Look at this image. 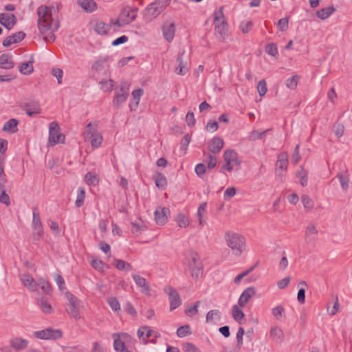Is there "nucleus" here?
Here are the masks:
<instances>
[{
    "label": "nucleus",
    "mask_w": 352,
    "mask_h": 352,
    "mask_svg": "<svg viewBox=\"0 0 352 352\" xmlns=\"http://www.w3.org/2000/svg\"><path fill=\"white\" fill-rule=\"evenodd\" d=\"M232 314L233 318L239 324H241V320L244 318V313L236 305H234L232 308Z\"/></svg>",
    "instance_id": "e433bc0d"
},
{
    "label": "nucleus",
    "mask_w": 352,
    "mask_h": 352,
    "mask_svg": "<svg viewBox=\"0 0 352 352\" xmlns=\"http://www.w3.org/2000/svg\"><path fill=\"white\" fill-rule=\"evenodd\" d=\"M184 54V52H182V53H179L177 58V62L178 63V67L175 69V72L179 74L184 76L187 74L188 71V68L187 67L186 62H184L183 60V56Z\"/></svg>",
    "instance_id": "6ab92c4d"
},
{
    "label": "nucleus",
    "mask_w": 352,
    "mask_h": 352,
    "mask_svg": "<svg viewBox=\"0 0 352 352\" xmlns=\"http://www.w3.org/2000/svg\"><path fill=\"white\" fill-rule=\"evenodd\" d=\"M318 230L316 226L313 224L309 225L306 228L305 231V240L307 243L316 241L317 239Z\"/></svg>",
    "instance_id": "5701e85b"
},
{
    "label": "nucleus",
    "mask_w": 352,
    "mask_h": 352,
    "mask_svg": "<svg viewBox=\"0 0 352 352\" xmlns=\"http://www.w3.org/2000/svg\"><path fill=\"white\" fill-rule=\"evenodd\" d=\"M221 318V312L217 309L210 310L206 314L207 322H212L214 320H220Z\"/></svg>",
    "instance_id": "a19ab883"
},
{
    "label": "nucleus",
    "mask_w": 352,
    "mask_h": 352,
    "mask_svg": "<svg viewBox=\"0 0 352 352\" xmlns=\"http://www.w3.org/2000/svg\"><path fill=\"white\" fill-rule=\"evenodd\" d=\"M115 261H116V267L120 271H124V270L131 271L133 270L132 265L130 263H129L123 260L116 259Z\"/></svg>",
    "instance_id": "37998d69"
},
{
    "label": "nucleus",
    "mask_w": 352,
    "mask_h": 352,
    "mask_svg": "<svg viewBox=\"0 0 352 352\" xmlns=\"http://www.w3.org/2000/svg\"><path fill=\"white\" fill-rule=\"evenodd\" d=\"M225 239L234 255L240 256L245 250V240L241 235L234 232H226Z\"/></svg>",
    "instance_id": "f03ea898"
},
{
    "label": "nucleus",
    "mask_w": 352,
    "mask_h": 352,
    "mask_svg": "<svg viewBox=\"0 0 352 352\" xmlns=\"http://www.w3.org/2000/svg\"><path fill=\"white\" fill-rule=\"evenodd\" d=\"M296 177L300 180V184L302 186H306L307 185V172L302 167H300V168L297 170Z\"/></svg>",
    "instance_id": "ea45409f"
},
{
    "label": "nucleus",
    "mask_w": 352,
    "mask_h": 352,
    "mask_svg": "<svg viewBox=\"0 0 352 352\" xmlns=\"http://www.w3.org/2000/svg\"><path fill=\"white\" fill-rule=\"evenodd\" d=\"M270 131V129H266L263 131H253L250 133L248 140L250 141H255L256 140L264 139Z\"/></svg>",
    "instance_id": "473e14b6"
},
{
    "label": "nucleus",
    "mask_w": 352,
    "mask_h": 352,
    "mask_svg": "<svg viewBox=\"0 0 352 352\" xmlns=\"http://www.w3.org/2000/svg\"><path fill=\"white\" fill-rule=\"evenodd\" d=\"M20 280L29 290L32 292H35L37 290L38 284H36V282L30 274H25L21 275Z\"/></svg>",
    "instance_id": "dca6fc26"
},
{
    "label": "nucleus",
    "mask_w": 352,
    "mask_h": 352,
    "mask_svg": "<svg viewBox=\"0 0 352 352\" xmlns=\"http://www.w3.org/2000/svg\"><path fill=\"white\" fill-rule=\"evenodd\" d=\"M162 32L164 38L168 42H171L175 33V25L174 23H166L162 27Z\"/></svg>",
    "instance_id": "2eb2a0df"
},
{
    "label": "nucleus",
    "mask_w": 352,
    "mask_h": 352,
    "mask_svg": "<svg viewBox=\"0 0 352 352\" xmlns=\"http://www.w3.org/2000/svg\"><path fill=\"white\" fill-rule=\"evenodd\" d=\"M186 122L188 126H194L196 123V120L195 118V115L193 112L188 111L186 116Z\"/></svg>",
    "instance_id": "0e129e2a"
},
{
    "label": "nucleus",
    "mask_w": 352,
    "mask_h": 352,
    "mask_svg": "<svg viewBox=\"0 0 352 352\" xmlns=\"http://www.w3.org/2000/svg\"><path fill=\"white\" fill-rule=\"evenodd\" d=\"M110 23L107 24L103 21H98L95 26V30L101 35L106 34L110 28Z\"/></svg>",
    "instance_id": "58836bf2"
},
{
    "label": "nucleus",
    "mask_w": 352,
    "mask_h": 352,
    "mask_svg": "<svg viewBox=\"0 0 352 352\" xmlns=\"http://www.w3.org/2000/svg\"><path fill=\"white\" fill-rule=\"evenodd\" d=\"M129 94L117 93L113 100L114 107L119 108L120 106L126 100Z\"/></svg>",
    "instance_id": "f704fd0d"
},
{
    "label": "nucleus",
    "mask_w": 352,
    "mask_h": 352,
    "mask_svg": "<svg viewBox=\"0 0 352 352\" xmlns=\"http://www.w3.org/2000/svg\"><path fill=\"white\" fill-rule=\"evenodd\" d=\"M85 198V190L84 188L79 187L78 188L77 197H76V199L75 201V205L77 208H80L83 205Z\"/></svg>",
    "instance_id": "79ce46f5"
},
{
    "label": "nucleus",
    "mask_w": 352,
    "mask_h": 352,
    "mask_svg": "<svg viewBox=\"0 0 352 352\" xmlns=\"http://www.w3.org/2000/svg\"><path fill=\"white\" fill-rule=\"evenodd\" d=\"M278 26L280 31H286L289 28V19L287 17L279 19Z\"/></svg>",
    "instance_id": "e2e57ef3"
},
{
    "label": "nucleus",
    "mask_w": 352,
    "mask_h": 352,
    "mask_svg": "<svg viewBox=\"0 0 352 352\" xmlns=\"http://www.w3.org/2000/svg\"><path fill=\"white\" fill-rule=\"evenodd\" d=\"M65 297L69 301V306L66 309V311L76 320H79L80 318V314L78 309L79 300L78 298L69 292L65 293Z\"/></svg>",
    "instance_id": "423d86ee"
},
{
    "label": "nucleus",
    "mask_w": 352,
    "mask_h": 352,
    "mask_svg": "<svg viewBox=\"0 0 352 352\" xmlns=\"http://www.w3.org/2000/svg\"><path fill=\"white\" fill-rule=\"evenodd\" d=\"M256 291L254 287H250L246 288L241 294L238 304L240 307H244L248 302L249 300L255 295Z\"/></svg>",
    "instance_id": "4468645a"
},
{
    "label": "nucleus",
    "mask_w": 352,
    "mask_h": 352,
    "mask_svg": "<svg viewBox=\"0 0 352 352\" xmlns=\"http://www.w3.org/2000/svg\"><path fill=\"white\" fill-rule=\"evenodd\" d=\"M214 34L224 40L228 36V23L224 19L223 8L214 13Z\"/></svg>",
    "instance_id": "20e7f679"
},
{
    "label": "nucleus",
    "mask_w": 352,
    "mask_h": 352,
    "mask_svg": "<svg viewBox=\"0 0 352 352\" xmlns=\"http://www.w3.org/2000/svg\"><path fill=\"white\" fill-rule=\"evenodd\" d=\"M36 284H38V287H40L45 294L50 295L52 293V287L49 281L40 278Z\"/></svg>",
    "instance_id": "2f4dec72"
},
{
    "label": "nucleus",
    "mask_w": 352,
    "mask_h": 352,
    "mask_svg": "<svg viewBox=\"0 0 352 352\" xmlns=\"http://www.w3.org/2000/svg\"><path fill=\"white\" fill-rule=\"evenodd\" d=\"M144 229L145 226L143 222L141 221V220H139V221H135L131 223V232L136 236H139L140 234H141L142 232Z\"/></svg>",
    "instance_id": "4c0bfd02"
},
{
    "label": "nucleus",
    "mask_w": 352,
    "mask_h": 352,
    "mask_svg": "<svg viewBox=\"0 0 352 352\" xmlns=\"http://www.w3.org/2000/svg\"><path fill=\"white\" fill-rule=\"evenodd\" d=\"M0 203L7 206L11 204L10 197L6 192V184L0 185Z\"/></svg>",
    "instance_id": "c9c22d12"
},
{
    "label": "nucleus",
    "mask_w": 352,
    "mask_h": 352,
    "mask_svg": "<svg viewBox=\"0 0 352 352\" xmlns=\"http://www.w3.org/2000/svg\"><path fill=\"white\" fill-rule=\"evenodd\" d=\"M34 60L31 57V60L28 62L22 63L19 67V72L24 75H30L34 71L33 67Z\"/></svg>",
    "instance_id": "cd10ccee"
},
{
    "label": "nucleus",
    "mask_w": 352,
    "mask_h": 352,
    "mask_svg": "<svg viewBox=\"0 0 352 352\" xmlns=\"http://www.w3.org/2000/svg\"><path fill=\"white\" fill-rule=\"evenodd\" d=\"M115 84V81L111 79L109 80L108 81L100 82V85H101V89L105 92L111 91Z\"/></svg>",
    "instance_id": "09e8293b"
},
{
    "label": "nucleus",
    "mask_w": 352,
    "mask_h": 352,
    "mask_svg": "<svg viewBox=\"0 0 352 352\" xmlns=\"http://www.w3.org/2000/svg\"><path fill=\"white\" fill-rule=\"evenodd\" d=\"M273 316L277 319L279 320L283 316V313L284 312V308L279 305L273 308L272 310Z\"/></svg>",
    "instance_id": "774afa93"
},
{
    "label": "nucleus",
    "mask_w": 352,
    "mask_h": 352,
    "mask_svg": "<svg viewBox=\"0 0 352 352\" xmlns=\"http://www.w3.org/2000/svg\"><path fill=\"white\" fill-rule=\"evenodd\" d=\"M224 142L219 137H214L208 144V149L212 154L219 153L223 147Z\"/></svg>",
    "instance_id": "f3484780"
},
{
    "label": "nucleus",
    "mask_w": 352,
    "mask_h": 352,
    "mask_svg": "<svg viewBox=\"0 0 352 352\" xmlns=\"http://www.w3.org/2000/svg\"><path fill=\"white\" fill-rule=\"evenodd\" d=\"M25 36H26V34L24 32L19 31V32L12 34L10 36L11 37L13 43H17L23 41L25 38Z\"/></svg>",
    "instance_id": "5fc2aeb1"
},
{
    "label": "nucleus",
    "mask_w": 352,
    "mask_h": 352,
    "mask_svg": "<svg viewBox=\"0 0 352 352\" xmlns=\"http://www.w3.org/2000/svg\"><path fill=\"white\" fill-rule=\"evenodd\" d=\"M257 90L259 96L261 97L264 96L266 94L267 89V83L265 80H261L259 81L257 86Z\"/></svg>",
    "instance_id": "4d7b16f0"
},
{
    "label": "nucleus",
    "mask_w": 352,
    "mask_h": 352,
    "mask_svg": "<svg viewBox=\"0 0 352 352\" xmlns=\"http://www.w3.org/2000/svg\"><path fill=\"white\" fill-rule=\"evenodd\" d=\"M85 181L88 185L91 186H96L99 182L98 176L91 172H89L85 175Z\"/></svg>",
    "instance_id": "c03bdc74"
},
{
    "label": "nucleus",
    "mask_w": 352,
    "mask_h": 352,
    "mask_svg": "<svg viewBox=\"0 0 352 352\" xmlns=\"http://www.w3.org/2000/svg\"><path fill=\"white\" fill-rule=\"evenodd\" d=\"M224 164L221 166L220 173L224 170L232 172L234 166H240L241 161L238 158V154L232 149L225 151L223 153Z\"/></svg>",
    "instance_id": "39448f33"
},
{
    "label": "nucleus",
    "mask_w": 352,
    "mask_h": 352,
    "mask_svg": "<svg viewBox=\"0 0 352 352\" xmlns=\"http://www.w3.org/2000/svg\"><path fill=\"white\" fill-rule=\"evenodd\" d=\"M113 348L116 352H122L126 349L125 343L120 338L114 340Z\"/></svg>",
    "instance_id": "864d4df0"
},
{
    "label": "nucleus",
    "mask_w": 352,
    "mask_h": 352,
    "mask_svg": "<svg viewBox=\"0 0 352 352\" xmlns=\"http://www.w3.org/2000/svg\"><path fill=\"white\" fill-rule=\"evenodd\" d=\"M80 6L86 11L91 12L96 9L97 5L94 0H79Z\"/></svg>",
    "instance_id": "7c9ffc66"
},
{
    "label": "nucleus",
    "mask_w": 352,
    "mask_h": 352,
    "mask_svg": "<svg viewBox=\"0 0 352 352\" xmlns=\"http://www.w3.org/2000/svg\"><path fill=\"white\" fill-rule=\"evenodd\" d=\"M34 336L39 339L50 340L58 339L62 336V332L58 329L47 328L44 330L36 331L34 332Z\"/></svg>",
    "instance_id": "9d476101"
},
{
    "label": "nucleus",
    "mask_w": 352,
    "mask_h": 352,
    "mask_svg": "<svg viewBox=\"0 0 352 352\" xmlns=\"http://www.w3.org/2000/svg\"><path fill=\"white\" fill-rule=\"evenodd\" d=\"M208 164H207V168L209 170H211L214 168L217 164V158L215 155L212 154H208Z\"/></svg>",
    "instance_id": "680f3d73"
},
{
    "label": "nucleus",
    "mask_w": 352,
    "mask_h": 352,
    "mask_svg": "<svg viewBox=\"0 0 352 352\" xmlns=\"http://www.w3.org/2000/svg\"><path fill=\"white\" fill-rule=\"evenodd\" d=\"M54 7L42 5L37 8L38 23L39 32L43 35V39L46 42H54L56 39L54 32L60 27L59 21H53L52 10Z\"/></svg>",
    "instance_id": "f257e3e1"
},
{
    "label": "nucleus",
    "mask_w": 352,
    "mask_h": 352,
    "mask_svg": "<svg viewBox=\"0 0 352 352\" xmlns=\"http://www.w3.org/2000/svg\"><path fill=\"white\" fill-rule=\"evenodd\" d=\"M25 113L30 116H34L40 113V107L37 104H25L23 107Z\"/></svg>",
    "instance_id": "72a5a7b5"
},
{
    "label": "nucleus",
    "mask_w": 352,
    "mask_h": 352,
    "mask_svg": "<svg viewBox=\"0 0 352 352\" xmlns=\"http://www.w3.org/2000/svg\"><path fill=\"white\" fill-rule=\"evenodd\" d=\"M32 210V228L34 232L33 237L34 240H38L43 236V229L38 208L36 206L33 207Z\"/></svg>",
    "instance_id": "0eeeda50"
},
{
    "label": "nucleus",
    "mask_w": 352,
    "mask_h": 352,
    "mask_svg": "<svg viewBox=\"0 0 352 352\" xmlns=\"http://www.w3.org/2000/svg\"><path fill=\"white\" fill-rule=\"evenodd\" d=\"M236 192V190L234 187H229L228 188L223 194L224 199L228 200L230 198L233 197Z\"/></svg>",
    "instance_id": "338daca9"
},
{
    "label": "nucleus",
    "mask_w": 352,
    "mask_h": 352,
    "mask_svg": "<svg viewBox=\"0 0 352 352\" xmlns=\"http://www.w3.org/2000/svg\"><path fill=\"white\" fill-rule=\"evenodd\" d=\"M254 267L255 266H252L248 269L247 270L238 274L234 279V283L238 284L241 280L242 278H243L245 276H248L250 273H251L254 270Z\"/></svg>",
    "instance_id": "bf43d9fd"
},
{
    "label": "nucleus",
    "mask_w": 352,
    "mask_h": 352,
    "mask_svg": "<svg viewBox=\"0 0 352 352\" xmlns=\"http://www.w3.org/2000/svg\"><path fill=\"white\" fill-rule=\"evenodd\" d=\"M120 21L125 25H128L133 22L136 18V10H132L130 8H123L120 15Z\"/></svg>",
    "instance_id": "9b49d317"
},
{
    "label": "nucleus",
    "mask_w": 352,
    "mask_h": 352,
    "mask_svg": "<svg viewBox=\"0 0 352 352\" xmlns=\"http://www.w3.org/2000/svg\"><path fill=\"white\" fill-rule=\"evenodd\" d=\"M144 94V90L142 89H138L132 91V98L133 100L131 101L129 107L131 110H135L139 104L141 97Z\"/></svg>",
    "instance_id": "4be33fe9"
},
{
    "label": "nucleus",
    "mask_w": 352,
    "mask_h": 352,
    "mask_svg": "<svg viewBox=\"0 0 352 352\" xmlns=\"http://www.w3.org/2000/svg\"><path fill=\"white\" fill-rule=\"evenodd\" d=\"M190 327L189 325H184L179 327L177 330V336L179 338H184L188 335H190Z\"/></svg>",
    "instance_id": "49530a36"
},
{
    "label": "nucleus",
    "mask_w": 352,
    "mask_h": 352,
    "mask_svg": "<svg viewBox=\"0 0 352 352\" xmlns=\"http://www.w3.org/2000/svg\"><path fill=\"white\" fill-rule=\"evenodd\" d=\"M65 136L60 133V127L58 122L54 121L49 126V143L55 145L64 140Z\"/></svg>",
    "instance_id": "6e6552de"
},
{
    "label": "nucleus",
    "mask_w": 352,
    "mask_h": 352,
    "mask_svg": "<svg viewBox=\"0 0 352 352\" xmlns=\"http://www.w3.org/2000/svg\"><path fill=\"white\" fill-rule=\"evenodd\" d=\"M14 67V62L9 55L3 54L0 56V67L4 69H10Z\"/></svg>",
    "instance_id": "a878e982"
},
{
    "label": "nucleus",
    "mask_w": 352,
    "mask_h": 352,
    "mask_svg": "<svg viewBox=\"0 0 352 352\" xmlns=\"http://www.w3.org/2000/svg\"><path fill=\"white\" fill-rule=\"evenodd\" d=\"M188 266L191 270V276L192 278H198L202 274L201 265L193 266L191 263H189Z\"/></svg>",
    "instance_id": "a18cd8bd"
},
{
    "label": "nucleus",
    "mask_w": 352,
    "mask_h": 352,
    "mask_svg": "<svg viewBox=\"0 0 352 352\" xmlns=\"http://www.w3.org/2000/svg\"><path fill=\"white\" fill-rule=\"evenodd\" d=\"M170 0H155L148 4L144 11V16L147 20H152L162 13L168 6Z\"/></svg>",
    "instance_id": "7ed1b4c3"
},
{
    "label": "nucleus",
    "mask_w": 352,
    "mask_h": 352,
    "mask_svg": "<svg viewBox=\"0 0 352 352\" xmlns=\"http://www.w3.org/2000/svg\"><path fill=\"white\" fill-rule=\"evenodd\" d=\"M265 52L270 56H276L278 54L276 45L275 43H269L265 46Z\"/></svg>",
    "instance_id": "3c124183"
},
{
    "label": "nucleus",
    "mask_w": 352,
    "mask_h": 352,
    "mask_svg": "<svg viewBox=\"0 0 352 352\" xmlns=\"http://www.w3.org/2000/svg\"><path fill=\"white\" fill-rule=\"evenodd\" d=\"M336 11L334 7H326L317 11L316 15L318 18L324 20L327 19L331 14Z\"/></svg>",
    "instance_id": "c756f323"
},
{
    "label": "nucleus",
    "mask_w": 352,
    "mask_h": 352,
    "mask_svg": "<svg viewBox=\"0 0 352 352\" xmlns=\"http://www.w3.org/2000/svg\"><path fill=\"white\" fill-rule=\"evenodd\" d=\"M201 302L199 300L197 301L194 305L191 307H189L185 310V313L188 316H194L198 313V307L200 305Z\"/></svg>",
    "instance_id": "69168bd1"
},
{
    "label": "nucleus",
    "mask_w": 352,
    "mask_h": 352,
    "mask_svg": "<svg viewBox=\"0 0 352 352\" xmlns=\"http://www.w3.org/2000/svg\"><path fill=\"white\" fill-rule=\"evenodd\" d=\"M176 221L180 228H186L189 225V221L188 218L182 213L177 216Z\"/></svg>",
    "instance_id": "de8ad7c7"
},
{
    "label": "nucleus",
    "mask_w": 352,
    "mask_h": 352,
    "mask_svg": "<svg viewBox=\"0 0 352 352\" xmlns=\"http://www.w3.org/2000/svg\"><path fill=\"white\" fill-rule=\"evenodd\" d=\"M19 124V120L15 118H11L8 121L6 122L2 131L9 132L10 133H14L18 131L17 126Z\"/></svg>",
    "instance_id": "b1692460"
},
{
    "label": "nucleus",
    "mask_w": 352,
    "mask_h": 352,
    "mask_svg": "<svg viewBox=\"0 0 352 352\" xmlns=\"http://www.w3.org/2000/svg\"><path fill=\"white\" fill-rule=\"evenodd\" d=\"M132 277L138 287L142 288V292L148 294L150 292V286L146 279L140 275L133 274Z\"/></svg>",
    "instance_id": "412c9836"
},
{
    "label": "nucleus",
    "mask_w": 352,
    "mask_h": 352,
    "mask_svg": "<svg viewBox=\"0 0 352 352\" xmlns=\"http://www.w3.org/2000/svg\"><path fill=\"white\" fill-rule=\"evenodd\" d=\"M11 346L16 351L25 349L28 345V340L20 337H15L10 341Z\"/></svg>",
    "instance_id": "a211bd4d"
},
{
    "label": "nucleus",
    "mask_w": 352,
    "mask_h": 352,
    "mask_svg": "<svg viewBox=\"0 0 352 352\" xmlns=\"http://www.w3.org/2000/svg\"><path fill=\"white\" fill-rule=\"evenodd\" d=\"M301 199L305 208L307 209L308 210H310L314 208V201L309 197L308 195H302L301 196Z\"/></svg>",
    "instance_id": "8fccbe9b"
},
{
    "label": "nucleus",
    "mask_w": 352,
    "mask_h": 352,
    "mask_svg": "<svg viewBox=\"0 0 352 352\" xmlns=\"http://www.w3.org/2000/svg\"><path fill=\"white\" fill-rule=\"evenodd\" d=\"M153 179L155 181V185L159 188H163L167 185V180L164 175L162 173L157 172L153 175Z\"/></svg>",
    "instance_id": "c85d7f7f"
},
{
    "label": "nucleus",
    "mask_w": 352,
    "mask_h": 352,
    "mask_svg": "<svg viewBox=\"0 0 352 352\" xmlns=\"http://www.w3.org/2000/svg\"><path fill=\"white\" fill-rule=\"evenodd\" d=\"M164 290L169 297L170 311H173L182 305L179 294L175 288L171 286H166Z\"/></svg>",
    "instance_id": "1a4fd4ad"
},
{
    "label": "nucleus",
    "mask_w": 352,
    "mask_h": 352,
    "mask_svg": "<svg viewBox=\"0 0 352 352\" xmlns=\"http://www.w3.org/2000/svg\"><path fill=\"white\" fill-rule=\"evenodd\" d=\"M108 304L114 311L120 309V302L118 299L115 297H111L108 299Z\"/></svg>",
    "instance_id": "13d9d810"
},
{
    "label": "nucleus",
    "mask_w": 352,
    "mask_h": 352,
    "mask_svg": "<svg viewBox=\"0 0 352 352\" xmlns=\"http://www.w3.org/2000/svg\"><path fill=\"white\" fill-rule=\"evenodd\" d=\"M298 80L299 76L298 75H294L287 80L286 86L290 89H294L298 85Z\"/></svg>",
    "instance_id": "603ef678"
},
{
    "label": "nucleus",
    "mask_w": 352,
    "mask_h": 352,
    "mask_svg": "<svg viewBox=\"0 0 352 352\" xmlns=\"http://www.w3.org/2000/svg\"><path fill=\"white\" fill-rule=\"evenodd\" d=\"M207 166L202 163H199L195 166V171L198 177H202L206 171Z\"/></svg>",
    "instance_id": "052dcab7"
},
{
    "label": "nucleus",
    "mask_w": 352,
    "mask_h": 352,
    "mask_svg": "<svg viewBox=\"0 0 352 352\" xmlns=\"http://www.w3.org/2000/svg\"><path fill=\"white\" fill-rule=\"evenodd\" d=\"M86 139L90 142L91 146L94 148L99 147L102 144L103 140L102 135L97 131L91 133V135L88 136Z\"/></svg>",
    "instance_id": "bb28decb"
},
{
    "label": "nucleus",
    "mask_w": 352,
    "mask_h": 352,
    "mask_svg": "<svg viewBox=\"0 0 352 352\" xmlns=\"http://www.w3.org/2000/svg\"><path fill=\"white\" fill-rule=\"evenodd\" d=\"M276 166L282 170H286L288 166V155L285 152H281L278 156Z\"/></svg>",
    "instance_id": "393cba45"
},
{
    "label": "nucleus",
    "mask_w": 352,
    "mask_h": 352,
    "mask_svg": "<svg viewBox=\"0 0 352 352\" xmlns=\"http://www.w3.org/2000/svg\"><path fill=\"white\" fill-rule=\"evenodd\" d=\"M170 210L166 207H158L156 208L154 215L155 221L158 225H164L167 221V214Z\"/></svg>",
    "instance_id": "f8f14e48"
},
{
    "label": "nucleus",
    "mask_w": 352,
    "mask_h": 352,
    "mask_svg": "<svg viewBox=\"0 0 352 352\" xmlns=\"http://www.w3.org/2000/svg\"><path fill=\"white\" fill-rule=\"evenodd\" d=\"M337 177L339 179L340 186L344 190H346L349 188V179L347 176H344L342 174H338Z\"/></svg>",
    "instance_id": "6e6d98bb"
},
{
    "label": "nucleus",
    "mask_w": 352,
    "mask_h": 352,
    "mask_svg": "<svg viewBox=\"0 0 352 352\" xmlns=\"http://www.w3.org/2000/svg\"><path fill=\"white\" fill-rule=\"evenodd\" d=\"M0 23L8 30H11L16 23V17L14 14L0 13Z\"/></svg>",
    "instance_id": "ddd939ff"
},
{
    "label": "nucleus",
    "mask_w": 352,
    "mask_h": 352,
    "mask_svg": "<svg viewBox=\"0 0 352 352\" xmlns=\"http://www.w3.org/2000/svg\"><path fill=\"white\" fill-rule=\"evenodd\" d=\"M270 336L272 341L276 344H280L284 340L283 332L277 327L271 329Z\"/></svg>",
    "instance_id": "aec40b11"
}]
</instances>
